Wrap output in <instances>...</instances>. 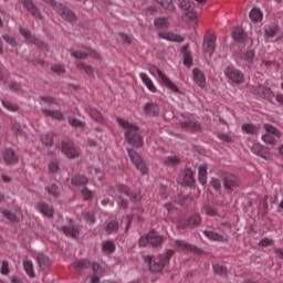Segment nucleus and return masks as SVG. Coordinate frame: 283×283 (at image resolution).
<instances>
[{
    "instance_id": "obj_1",
    "label": "nucleus",
    "mask_w": 283,
    "mask_h": 283,
    "mask_svg": "<svg viewBox=\"0 0 283 283\" xmlns=\"http://www.w3.org/2000/svg\"><path fill=\"white\" fill-rule=\"evenodd\" d=\"M117 123L119 127L125 129L124 136L127 140L128 145L140 149L143 145H145V140L143 139V135H140V127L136 124H132L124 118L117 117Z\"/></svg>"
},
{
    "instance_id": "obj_2",
    "label": "nucleus",
    "mask_w": 283,
    "mask_h": 283,
    "mask_svg": "<svg viewBox=\"0 0 283 283\" xmlns=\"http://www.w3.org/2000/svg\"><path fill=\"white\" fill-rule=\"evenodd\" d=\"M171 255H174V250H168L165 255L153 258V256H145L144 260L149 264V271L153 273H160L167 264H169V261L171 260Z\"/></svg>"
},
{
    "instance_id": "obj_3",
    "label": "nucleus",
    "mask_w": 283,
    "mask_h": 283,
    "mask_svg": "<svg viewBox=\"0 0 283 283\" xmlns=\"http://www.w3.org/2000/svg\"><path fill=\"white\" fill-rule=\"evenodd\" d=\"M148 72L149 74H151V76H158L160 83H163V85H165V87H167V90H170V92H172L174 94H178V92H180L178 85H176V83H174L171 78L164 74V72L156 65L149 64Z\"/></svg>"
},
{
    "instance_id": "obj_4",
    "label": "nucleus",
    "mask_w": 283,
    "mask_h": 283,
    "mask_svg": "<svg viewBox=\"0 0 283 283\" xmlns=\"http://www.w3.org/2000/svg\"><path fill=\"white\" fill-rule=\"evenodd\" d=\"M264 129L266 134L262 136L263 143H266L268 145H276L277 138H282V132H280V129L275 128L273 125L265 124Z\"/></svg>"
},
{
    "instance_id": "obj_5",
    "label": "nucleus",
    "mask_w": 283,
    "mask_h": 283,
    "mask_svg": "<svg viewBox=\"0 0 283 283\" xmlns=\"http://www.w3.org/2000/svg\"><path fill=\"white\" fill-rule=\"evenodd\" d=\"M45 3H49V6H52L54 10L62 17V19H65V21H75L76 14L72 12V10L65 8L63 4L54 2V0H44Z\"/></svg>"
},
{
    "instance_id": "obj_6",
    "label": "nucleus",
    "mask_w": 283,
    "mask_h": 283,
    "mask_svg": "<svg viewBox=\"0 0 283 283\" xmlns=\"http://www.w3.org/2000/svg\"><path fill=\"white\" fill-rule=\"evenodd\" d=\"M224 75L229 80V83L234 85H242L244 83V73L234 66H228L224 69Z\"/></svg>"
},
{
    "instance_id": "obj_7",
    "label": "nucleus",
    "mask_w": 283,
    "mask_h": 283,
    "mask_svg": "<svg viewBox=\"0 0 283 283\" xmlns=\"http://www.w3.org/2000/svg\"><path fill=\"white\" fill-rule=\"evenodd\" d=\"M127 151H128V156H129L133 165H135L136 169H138L143 176L147 175V165L143 160V157H140V155H138V153H136V150H134L132 148H128Z\"/></svg>"
},
{
    "instance_id": "obj_8",
    "label": "nucleus",
    "mask_w": 283,
    "mask_h": 283,
    "mask_svg": "<svg viewBox=\"0 0 283 283\" xmlns=\"http://www.w3.org/2000/svg\"><path fill=\"white\" fill-rule=\"evenodd\" d=\"M62 154L66 156L70 160H74V158H78L81 156V148L74 146L72 143L62 142Z\"/></svg>"
},
{
    "instance_id": "obj_9",
    "label": "nucleus",
    "mask_w": 283,
    "mask_h": 283,
    "mask_svg": "<svg viewBox=\"0 0 283 283\" xmlns=\"http://www.w3.org/2000/svg\"><path fill=\"white\" fill-rule=\"evenodd\" d=\"M118 191L119 193H124V196H127V198H129L132 202H140V200H143V196H140V190L132 191L128 186H125L123 184L118 185Z\"/></svg>"
},
{
    "instance_id": "obj_10",
    "label": "nucleus",
    "mask_w": 283,
    "mask_h": 283,
    "mask_svg": "<svg viewBox=\"0 0 283 283\" xmlns=\"http://www.w3.org/2000/svg\"><path fill=\"white\" fill-rule=\"evenodd\" d=\"M20 34L25 38L28 43H35L41 50L48 51V44L36 39L28 29L20 28Z\"/></svg>"
},
{
    "instance_id": "obj_11",
    "label": "nucleus",
    "mask_w": 283,
    "mask_h": 283,
    "mask_svg": "<svg viewBox=\"0 0 283 283\" xmlns=\"http://www.w3.org/2000/svg\"><path fill=\"white\" fill-rule=\"evenodd\" d=\"M202 48H203V52H207L209 56H212L213 52H216V35L213 34L206 35Z\"/></svg>"
},
{
    "instance_id": "obj_12",
    "label": "nucleus",
    "mask_w": 283,
    "mask_h": 283,
    "mask_svg": "<svg viewBox=\"0 0 283 283\" xmlns=\"http://www.w3.org/2000/svg\"><path fill=\"white\" fill-rule=\"evenodd\" d=\"M71 56L73 59H78L80 61L87 59V56H91L92 59H96L97 61H101V54L96 52L95 50H88V52H82V51H72Z\"/></svg>"
},
{
    "instance_id": "obj_13",
    "label": "nucleus",
    "mask_w": 283,
    "mask_h": 283,
    "mask_svg": "<svg viewBox=\"0 0 283 283\" xmlns=\"http://www.w3.org/2000/svg\"><path fill=\"white\" fill-rule=\"evenodd\" d=\"M21 3L34 19H43V15H41V11H39V8L34 4L32 0H21Z\"/></svg>"
},
{
    "instance_id": "obj_14",
    "label": "nucleus",
    "mask_w": 283,
    "mask_h": 283,
    "mask_svg": "<svg viewBox=\"0 0 283 283\" xmlns=\"http://www.w3.org/2000/svg\"><path fill=\"white\" fill-rule=\"evenodd\" d=\"M192 78L196 85L201 90L207 87V77H205V73L200 69H193L192 71Z\"/></svg>"
},
{
    "instance_id": "obj_15",
    "label": "nucleus",
    "mask_w": 283,
    "mask_h": 283,
    "mask_svg": "<svg viewBox=\"0 0 283 283\" xmlns=\"http://www.w3.org/2000/svg\"><path fill=\"white\" fill-rule=\"evenodd\" d=\"M277 32H280V27L275 24H268L264 27V39L268 42L274 41L275 36H277Z\"/></svg>"
},
{
    "instance_id": "obj_16",
    "label": "nucleus",
    "mask_w": 283,
    "mask_h": 283,
    "mask_svg": "<svg viewBox=\"0 0 283 283\" xmlns=\"http://www.w3.org/2000/svg\"><path fill=\"white\" fill-rule=\"evenodd\" d=\"M36 209L44 216L45 218H53L54 216V208H52L50 205L40 201L36 203Z\"/></svg>"
},
{
    "instance_id": "obj_17",
    "label": "nucleus",
    "mask_w": 283,
    "mask_h": 283,
    "mask_svg": "<svg viewBox=\"0 0 283 283\" xmlns=\"http://www.w3.org/2000/svg\"><path fill=\"white\" fill-rule=\"evenodd\" d=\"M3 160L8 165H17L19 163V156L12 148H7L3 153Z\"/></svg>"
},
{
    "instance_id": "obj_18",
    "label": "nucleus",
    "mask_w": 283,
    "mask_h": 283,
    "mask_svg": "<svg viewBox=\"0 0 283 283\" xmlns=\"http://www.w3.org/2000/svg\"><path fill=\"white\" fill-rule=\"evenodd\" d=\"M139 77L142 78V83L147 87L148 92H151L153 94H156L158 92V88L156 87V84H154V81L147 73H139Z\"/></svg>"
},
{
    "instance_id": "obj_19",
    "label": "nucleus",
    "mask_w": 283,
    "mask_h": 283,
    "mask_svg": "<svg viewBox=\"0 0 283 283\" xmlns=\"http://www.w3.org/2000/svg\"><path fill=\"white\" fill-rule=\"evenodd\" d=\"M93 275L91 277L92 283H98L105 270L98 263H92Z\"/></svg>"
},
{
    "instance_id": "obj_20",
    "label": "nucleus",
    "mask_w": 283,
    "mask_h": 283,
    "mask_svg": "<svg viewBox=\"0 0 283 283\" xmlns=\"http://www.w3.org/2000/svg\"><path fill=\"white\" fill-rule=\"evenodd\" d=\"M203 235L208 238L211 242H227V237L213 231V230H205Z\"/></svg>"
},
{
    "instance_id": "obj_21",
    "label": "nucleus",
    "mask_w": 283,
    "mask_h": 283,
    "mask_svg": "<svg viewBox=\"0 0 283 283\" xmlns=\"http://www.w3.org/2000/svg\"><path fill=\"white\" fill-rule=\"evenodd\" d=\"M159 39H164L165 41H174L175 43H182L185 41L184 36H180L172 32H159Z\"/></svg>"
},
{
    "instance_id": "obj_22",
    "label": "nucleus",
    "mask_w": 283,
    "mask_h": 283,
    "mask_svg": "<svg viewBox=\"0 0 283 283\" xmlns=\"http://www.w3.org/2000/svg\"><path fill=\"white\" fill-rule=\"evenodd\" d=\"M36 260L40 269L42 270L50 269L52 264V260H50V256L45 253H39Z\"/></svg>"
},
{
    "instance_id": "obj_23",
    "label": "nucleus",
    "mask_w": 283,
    "mask_h": 283,
    "mask_svg": "<svg viewBox=\"0 0 283 283\" xmlns=\"http://www.w3.org/2000/svg\"><path fill=\"white\" fill-rule=\"evenodd\" d=\"M223 180H224L226 189H233V187L240 186V181L238 180V177H235L232 174L226 175Z\"/></svg>"
},
{
    "instance_id": "obj_24",
    "label": "nucleus",
    "mask_w": 283,
    "mask_h": 283,
    "mask_svg": "<svg viewBox=\"0 0 283 283\" xmlns=\"http://www.w3.org/2000/svg\"><path fill=\"white\" fill-rule=\"evenodd\" d=\"M232 38L234 39V41H237V43H244V41L247 40V33H244L243 28L237 27L232 31Z\"/></svg>"
},
{
    "instance_id": "obj_25",
    "label": "nucleus",
    "mask_w": 283,
    "mask_h": 283,
    "mask_svg": "<svg viewBox=\"0 0 283 283\" xmlns=\"http://www.w3.org/2000/svg\"><path fill=\"white\" fill-rule=\"evenodd\" d=\"M180 127L181 129H184L185 132H200V124L196 123V122H181L180 123Z\"/></svg>"
},
{
    "instance_id": "obj_26",
    "label": "nucleus",
    "mask_w": 283,
    "mask_h": 283,
    "mask_svg": "<svg viewBox=\"0 0 283 283\" xmlns=\"http://www.w3.org/2000/svg\"><path fill=\"white\" fill-rule=\"evenodd\" d=\"M256 93L259 94V96H262V98H266V101H271V98L275 96V94L273 93V91H271V88L264 87L262 85L258 86Z\"/></svg>"
},
{
    "instance_id": "obj_27",
    "label": "nucleus",
    "mask_w": 283,
    "mask_h": 283,
    "mask_svg": "<svg viewBox=\"0 0 283 283\" xmlns=\"http://www.w3.org/2000/svg\"><path fill=\"white\" fill-rule=\"evenodd\" d=\"M42 114L44 116H50L51 118H54L55 120H65V116H63V113L61 111H52L48 108H42Z\"/></svg>"
},
{
    "instance_id": "obj_28",
    "label": "nucleus",
    "mask_w": 283,
    "mask_h": 283,
    "mask_svg": "<svg viewBox=\"0 0 283 283\" xmlns=\"http://www.w3.org/2000/svg\"><path fill=\"white\" fill-rule=\"evenodd\" d=\"M144 112L147 116H158L160 108L155 103H147L144 107Z\"/></svg>"
},
{
    "instance_id": "obj_29",
    "label": "nucleus",
    "mask_w": 283,
    "mask_h": 283,
    "mask_svg": "<svg viewBox=\"0 0 283 283\" xmlns=\"http://www.w3.org/2000/svg\"><path fill=\"white\" fill-rule=\"evenodd\" d=\"M241 129L244 132V134H249L251 136H258L260 132V128L254 124H243Z\"/></svg>"
},
{
    "instance_id": "obj_30",
    "label": "nucleus",
    "mask_w": 283,
    "mask_h": 283,
    "mask_svg": "<svg viewBox=\"0 0 283 283\" xmlns=\"http://www.w3.org/2000/svg\"><path fill=\"white\" fill-rule=\"evenodd\" d=\"M69 125H71V127H74L75 129H85V127H87V124L74 116H70L69 117Z\"/></svg>"
},
{
    "instance_id": "obj_31",
    "label": "nucleus",
    "mask_w": 283,
    "mask_h": 283,
    "mask_svg": "<svg viewBox=\"0 0 283 283\" xmlns=\"http://www.w3.org/2000/svg\"><path fill=\"white\" fill-rule=\"evenodd\" d=\"M2 216L13 224H19V222H21V217L17 216V213L11 210H2Z\"/></svg>"
},
{
    "instance_id": "obj_32",
    "label": "nucleus",
    "mask_w": 283,
    "mask_h": 283,
    "mask_svg": "<svg viewBox=\"0 0 283 283\" xmlns=\"http://www.w3.org/2000/svg\"><path fill=\"white\" fill-rule=\"evenodd\" d=\"M45 191H48V195L52 196L53 198L61 197V187H59V185H56V184L46 186Z\"/></svg>"
},
{
    "instance_id": "obj_33",
    "label": "nucleus",
    "mask_w": 283,
    "mask_h": 283,
    "mask_svg": "<svg viewBox=\"0 0 283 283\" xmlns=\"http://www.w3.org/2000/svg\"><path fill=\"white\" fill-rule=\"evenodd\" d=\"M149 238H150V244L151 247H160V244H163V235H159L158 232L156 231H150L149 232Z\"/></svg>"
},
{
    "instance_id": "obj_34",
    "label": "nucleus",
    "mask_w": 283,
    "mask_h": 283,
    "mask_svg": "<svg viewBox=\"0 0 283 283\" xmlns=\"http://www.w3.org/2000/svg\"><path fill=\"white\" fill-rule=\"evenodd\" d=\"M184 182L188 185V187H193L196 179H193V170H191V168L184 171Z\"/></svg>"
},
{
    "instance_id": "obj_35",
    "label": "nucleus",
    "mask_w": 283,
    "mask_h": 283,
    "mask_svg": "<svg viewBox=\"0 0 283 283\" xmlns=\"http://www.w3.org/2000/svg\"><path fill=\"white\" fill-rule=\"evenodd\" d=\"M251 150L256 155L260 156V158H263V160H269L271 156L266 153H264V148L258 144H254L251 148Z\"/></svg>"
},
{
    "instance_id": "obj_36",
    "label": "nucleus",
    "mask_w": 283,
    "mask_h": 283,
    "mask_svg": "<svg viewBox=\"0 0 283 283\" xmlns=\"http://www.w3.org/2000/svg\"><path fill=\"white\" fill-rule=\"evenodd\" d=\"M198 180L202 187L207 185V165L199 166L198 169Z\"/></svg>"
},
{
    "instance_id": "obj_37",
    "label": "nucleus",
    "mask_w": 283,
    "mask_h": 283,
    "mask_svg": "<svg viewBox=\"0 0 283 283\" xmlns=\"http://www.w3.org/2000/svg\"><path fill=\"white\" fill-rule=\"evenodd\" d=\"M71 182L76 187H85L90 180L85 176L76 175L71 179Z\"/></svg>"
},
{
    "instance_id": "obj_38",
    "label": "nucleus",
    "mask_w": 283,
    "mask_h": 283,
    "mask_svg": "<svg viewBox=\"0 0 283 283\" xmlns=\"http://www.w3.org/2000/svg\"><path fill=\"white\" fill-rule=\"evenodd\" d=\"M154 23L157 30H167L169 28V19L167 18H157Z\"/></svg>"
},
{
    "instance_id": "obj_39",
    "label": "nucleus",
    "mask_w": 283,
    "mask_h": 283,
    "mask_svg": "<svg viewBox=\"0 0 283 283\" xmlns=\"http://www.w3.org/2000/svg\"><path fill=\"white\" fill-rule=\"evenodd\" d=\"M164 164L167 167H178V165H180V157L172 155V156H168L166 157V159L164 160Z\"/></svg>"
},
{
    "instance_id": "obj_40",
    "label": "nucleus",
    "mask_w": 283,
    "mask_h": 283,
    "mask_svg": "<svg viewBox=\"0 0 283 283\" xmlns=\"http://www.w3.org/2000/svg\"><path fill=\"white\" fill-rule=\"evenodd\" d=\"M23 268L29 277H34V263L31 260L25 259L23 261Z\"/></svg>"
},
{
    "instance_id": "obj_41",
    "label": "nucleus",
    "mask_w": 283,
    "mask_h": 283,
    "mask_svg": "<svg viewBox=\"0 0 283 283\" xmlns=\"http://www.w3.org/2000/svg\"><path fill=\"white\" fill-rule=\"evenodd\" d=\"M62 229L64 234L69 238H78V230L73 224H71L70 227H63Z\"/></svg>"
},
{
    "instance_id": "obj_42",
    "label": "nucleus",
    "mask_w": 283,
    "mask_h": 283,
    "mask_svg": "<svg viewBox=\"0 0 283 283\" xmlns=\"http://www.w3.org/2000/svg\"><path fill=\"white\" fill-rule=\"evenodd\" d=\"M73 266L76 269V271H85V269H90L92 266V263H90L87 260H80L75 261Z\"/></svg>"
},
{
    "instance_id": "obj_43",
    "label": "nucleus",
    "mask_w": 283,
    "mask_h": 283,
    "mask_svg": "<svg viewBox=\"0 0 283 283\" xmlns=\"http://www.w3.org/2000/svg\"><path fill=\"white\" fill-rule=\"evenodd\" d=\"M88 115L91 118H93V120H96V123H105V118L103 117V114L98 112V109L90 108Z\"/></svg>"
},
{
    "instance_id": "obj_44",
    "label": "nucleus",
    "mask_w": 283,
    "mask_h": 283,
    "mask_svg": "<svg viewBox=\"0 0 283 283\" xmlns=\"http://www.w3.org/2000/svg\"><path fill=\"white\" fill-rule=\"evenodd\" d=\"M176 244L178 249H180L181 251H186V252L196 251V247L185 242L184 240H177Z\"/></svg>"
},
{
    "instance_id": "obj_45",
    "label": "nucleus",
    "mask_w": 283,
    "mask_h": 283,
    "mask_svg": "<svg viewBox=\"0 0 283 283\" xmlns=\"http://www.w3.org/2000/svg\"><path fill=\"white\" fill-rule=\"evenodd\" d=\"M250 19L254 23H258V22L262 21V11L260 9H258V8H253L250 11Z\"/></svg>"
},
{
    "instance_id": "obj_46",
    "label": "nucleus",
    "mask_w": 283,
    "mask_h": 283,
    "mask_svg": "<svg viewBox=\"0 0 283 283\" xmlns=\"http://www.w3.org/2000/svg\"><path fill=\"white\" fill-rule=\"evenodd\" d=\"M41 140L43 145H46V147H52L54 145V133H46L41 137Z\"/></svg>"
},
{
    "instance_id": "obj_47",
    "label": "nucleus",
    "mask_w": 283,
    "mask_h": 283,
    "mask_svg": "<svg viewBox=\"0 0 283 283\" xmlns=\"http://www.w3.org/2000/svg\"><path fill=\"white\" fill-rule=\"evenodd\" d=\"M77 70H83L88 76H94V67L83 62L76 64Z\"/></svg>"
},
{
    "instance_id": "obj_48",
    "label": "nucleus",
    "mask_w": 283,
    "mask_h": 283,
    "mask_svg": "<svg viewBox=\"0 0 283 283\" xmlns=\"http://www.w3.org/2000/svg\"><path fill=\"white\" fill-rule=\"evenodd\" d=\"M159 6L164 7L165 10H168V12H174L176 10V7L174 6V2L171 0H156Z\"/></svg>"
},
{
    "instance_id": "obj_49",
    "label": "nucleus",
    "mask_w": 283,
    "mask_h": 283,
    "mask_svg": "<svg viewBox=\"0 0 283 283\" xmlns=\"http://www.w3.org/2000/svg\"><path fill=\"white\" fill-rule=\"evenodd\" d=\"M200 222H202V219L199 217V214H192L188 219V227L195 229V227H200Z\"/></svg>"
},
{
    "instance_id": "obj_50",
    "label": "nucleus",
    "mask_w": 283,
    "mask_h": 283,
    "mask_svg": "<svg viewBox=\"0 0 283 283\" xmlns=\"http://www.w3.org/2000/svg\"><path fill=\"white\" fill-rule=\"evenodd\" d=\"M106 233H117L118 232V223L117 221H111L106 224L105 228Z\"/></svg>"
},
{
    "instance_id": "obj_51",
    "label": "nucleus",
    "mask_w": 283,
    "mask_h": 283,
    "mask_svg": "<svg viewBox=\"0 0 283 283\" xmlns=\"http://www.w3.org/2000/svg\"><path fill=\"white\" fill-rule=\"evenodd\" d=\"M102 249L105 253H114V251H116V245L112 241H106L103 243Z\"/></svg>"
},
{
    "instance_id": "obj_52",
    "label": "nucleus",
    "mask_w": 283,
    "mask_h": 283,
    "mask_svg": "<svg viewBox=\"0 0 283 283\" xmlns=\"http://www.w3.org/2000/svg\"><path fill=\"white\" fill-rule=\"evenodd\" d=\"M2 107L8 109V112H19V106H17V104H12L6 99H2Z\"/></svg>"
},
{
    "instance_id": "obj_53",
    "label": "nucleus",
    "mask_w": 283,
    "mask_h": 283,
    "mask_svg": "<svg viewBox=\"0 0 283 283\" xmlns=\"http://www.w3.org/2000/svg\"><path fill=\"white\" fill-rule=\"evenodd\" d=\"M0 273L1 275H10V262L8 260L1 261Z\"/></svg>"
},
{
    "instance_id": "obj_54",
    "label": "nucleus",
    "mask_w": 283,
    "mask_h": 283,
    "mask_svg": "<svg viewBox=\"0 0 283 283\" xmlns=\"http://www.w3.org/2000/svg\"><path fill=\"white\" fill-rule=\"evenodd\" d=\"M11 130L13 134H15V136H23V128H21V124L17 122L11 123Z\"/></svg>"
},
{
    "instance_id": "obj_55",
    "label": "nucleus",
    "mask_w": 283,
    "mask_h": 283,
    "mask_svg": "<svg viewBox=\"0 0 283 283\" xmlns=\"http://www.w3.org/2000/svg\"><path fill=\"white\" fill-rule=\"evenodd\" d=\"M184 65H186V67H191V65H193V57L189 51L184 52Z\"/></svg>"
},
{
    "instance_id": "obj_56",
    "label": "nucleus",
    "mask_w": 283,
    "mask_h": 283,
    "mask_svg": "<svg viewBox=\"0 0 283 283\" xmlns=\"http://www.w3.org/2000/svg\"><path fill=\"white\" fill-rule=\"evenodd\" d=\"M212 269H213L214 273H217L218 275H227V268H224L220 264H213Z\"/></svg>"
},
{
    "instance_id": "obj_57",
    "label": "nucleus",
    "mask_w": 283,
    "mask_h": 283,
    "mask_svg": "<svg viewBox=\"0 0 283 283\" xmlns=\"http://www.w3.org/2000/svg\"><path fill=\"white\" fill-rule=\"evenodd\" d=\"M2 39L6 41V43H9V45H12V48L17 45V39H14V36L10 34H3Z\"/></svg>"
},
{
    "instance_id": "obj_58",
    "label": "nucleus",
    "mask_w": 283,
    "mask_h": 283,
    "mask_svg": "<svg viewBox=\"0 0 283 283\" xmlns=\"http://www.w3.org/2000/svg\"><path fill=\"white\" fill-rule=\"evenodd\" d=\"M275 241L269 238H264L259 242V247L266 248V247H273Z\"/></svg>"
},
{
    "instance_id": "obj_59",
    "label": "nucleus",
    "mask_w": 283,
    "mask_h": 283,
    "mask_svg": "<svg viewBox=\"0 0 283 283\" xmlns=\"http://www.w3.org/2000/svg\"><path fill=\"white\" fill-rule=\"evenodd\" d=\"M254 56H255V53H253V51H248L244 53L243 60L245 61V63L251 64L253 63Z\"/></svg>"
},
{
    "instance_id": "obj_60",
    "label": "nucleus",
    "mask_w": 283,
    "mask_h": 283,
    "mask_svg": "<svg viewBox=\"0 0 283 283\" xmlns=\"http://www.w3.org/2000/svg\"><path fill=\"white\" fill-rule=\"evenodd\" d=\"M185 17L188 19V21H197L198 12L191 10V11L186 12Z\"/></svg>"
},
{
    "instance_id": "obj_61",
    "label": "nucleus",
    "mask_w": 283,
    "mask_h": 283,
    "mask_svg": "<svg viewBox=\"0 0 283 283\" xmlns=\"http://www.w3.org/2000/svg\"><path fill=\"white\" fill-rule=\"evenodd\" d=\"M147 244H150L149 232L139 239V247H147Z\"/></svg>"
},
{
    "instance_id": "obj_62",
    "label": "nucleus",
    "mask_w": 283,
    "mask_h": 283,
    "mask_svg": "<svg viewBox=\"0 0 283 283\" xmlns=\"http://www.w3.org/2000/svg\"><path fill=\"white\" fill-rule=\"evenodd\" d=\"M40 101L46 105H54V103H56V99H54L52 96H40Z\"/></svg>"
},
{
    "instance_id": "obj_63",
    "label": "nucleus",
    "mask_w": 283,
    "mask_h": 283,
    "mask_svg": "<svg viewBox=\"0 0 283 283\" xmlns=\"http://www.w3.org/2000/svg\"><path fill=\"white\" fill-rule=\"evenodd\" d=\"M82 196H83L84 200H92V196H94V192L87 188H84L82 190Z\"/></svg>"
},
{
    "instance_id": "obj_64",
    "label": "nucleus",
    "mask_w": 283,
    "mask_h": 283,
    "mask_svg": "<svg viewBox=\"0 0 283 283\" xmlns=\"http://www.w3.org/2000/svg\"><path fill=\"white\" fill-rule=\"evenodd\" d=\"M211 187L213 188L214 191H220V189L222 188V184L219 181V179L212 178Z\"/></svg>"
}]
</instances>
